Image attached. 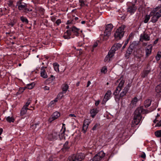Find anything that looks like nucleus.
<instances>
[{"label": "nucleus", "instance_id": "nucleus-25", "mask_svg": "<svg viewBox=\"0 0 161 161\" xmlns=\"http://www.w3.org/2000/svg\"><path fill=\"white\" fill-rule=\"evenodd\" d=\"M67 161H76L75 154H73L69 156L68 158Z\"/></svg>", "mask_w": 161, "mask_h": 161}, {"label": "nucleus", "instance_id": "nucleus-56", "mask_svg": "<svg viewBox=\"0 0 161 161\" xmlns=\"http://www.w3.org/2000/svg\"><path fill=\"white\" fill-rule=\"evenodd\" d=\"M97 46V43L96 42V43H95L94 45H93V47H96Z\"/></svg>", "mask_w": 161, "mask_h": 161}, {"label": "nucleus", "instance_id": "nucleus-6", "mask_svg": "<svg viewBox=\"0 0 161 161\" xmlns=\"http://www.w3.org/2000/svg\"><path fill=\"white\" fill-rule=\"evenodd\" d=\"M117 82L119 83L118 86L117 87L115 92L114 93L115 96L117 95L121 90V88L124 84L125 81L124 80L120 79L118 80Z\"/></svg>", "mask_w": 161, "mask_h": 161}, {"label": "nucleus", "instance_id": "nucleus-49", "mask_svg": "<svg viewBox=\"0 0 161 161\" xmlns=\"http://www.w3.org/2000/svg\"><path fill=\"white\" fill-rule=\"evenodd\" d=\"M43 89L44 91L49 90L50 89V88L49 87L46 86L43 87Z\"/></svg>", "mask_w": 161, "mask_h": 161}, {"label": "nucleus", "instance_id": "nucleus-52", "mask_svg": "<svg viewBox=\"0 0 161 161\" xmlns=\"http://www.w3.org/2000/svg\"><path fill=\"white\" fill-rule=\"evenodd\" d=\"M128 40H127L125 42L124 45V46H123V47H122L123 49H124L125 47L128 44Z\"/></svg>", "mask_w": 161, "mask_h": 161}, {"label": "nucleus", "instance_id": "nucleus-29", "mask_svg": "<svg viewBox=\"0 0 161 161\" xmlns=\"http://www.w3.org/2000/svg\"><path fill=\"white\" fill-rule=\"evenodd\" d=\"M151 103V101L150 99L146 100L144 102V105L146 107H149Z\"/></svg>", "mask_w": 161, "mask_h": 161}, {"label": "nucleus", "instance_id": "nucleus-40", "mask_svg": "<svg viewBox=\"0 0 161 161\" xmlns=\"http://www.w3.org/2000/svg\"><path fill=\"white\" fill-rule=\"evenodd\" d=\"M31 102V100H28L26 103L25 105H24L23 106L26 107V108H28V107L30 105Z\"/></svg>", "mask_w": 161, "mask_h": 161}, {"label": "nucleus", "instance_id": "nucleus-60", "mask_svg": "<svg viewBox=\"0 0 161 161\" xmlns=\"http://www.w3.org/2000/svg\"><path fill=\"white\" fill-rule=\"evenodd\" d=\"M14 25V24L12 22H11L9 23V25L11 26L12 27Z\"/></svg>", "mask_w": 161, "mask_h": 161}, {"label": "nucleus", "instance_id": "nucleus-18", "mask_svg": "<svg viewBox=\"0 0 161 161\" xmlns=\"http://www.w3.org/2000/svg\"><path fill=\"white\" fill-rule=\"evenodd\" d=\"M130 86H126L123 90L120 93V97H122L125 96L128 92Z\"/></svg>", "mask_w": 161, "mask_h": 161}, {"label": "nucleus", "instance_id": "nucleus-11", "mask_svg": "<svg viewBox=\"0 0 161 161\" xmlns=\"http://www.w3.org/2000/svg\"><path fill=\"white\" fill-rule=\"evenodd\" d=\"M111 94V92L110 90H108L107 92L103 99L102 102L103 104H105L110 98Z\"/></svg>", "mask_w": 161, "mask_h": 161}, {"label": "nucleus", "instance_id": "nucleus-37", "mask_svg": "<svg viewBox=\"0 0 161 161\" xmlns=\"http://www.w3.org/2000/svg\"><path fill=\"white\" fill-rule=\"evenodd\" d=\"M14 2L12 0H9L7 2V4L8 5L9 7H11V8L13 7H14Z\"/></svg>", "mask_w": 161, "mask_h": 161}, {"label": "nucleus", "instance_id": "nucleus-53", "mask_svg": "<svg viewBox=\"0 0 161 161\" xmlns=\"http://www.w3.org/2000/svg\"><path fill=\"white\" fill-rule=\"evenodd\" d=\"M159 116H160L159 114H157V116H156V119L153 120V122L154 123H156L157 122V117H158Z\"/></svg>", "mask_w": 161, "mask_h": 161}, {"label": "nucleus", "instance_id": "nucleus-61", "mask_svg": "<svg viewBox=\"0 0 161 161\" xmlns=\"http://www.w3.org/2000/svg\"><path fill=\"white\" fill-rule=\"evenodd\" d=\"M3 131V130L2 128L0 129V135L2 134V132Z\"/></svg>", "mask_w": 161, "mask_h": 161}, {"label": "nucleus", "instance_id": "nucleus-55", "mask_svg": "<svg viewBox=\"0 0 161 161\" xmlns=\"http://www.w3.org/2000/svg\"><path fill=\"white\" fill-rule=\"evenodd\" d=\"M141 157L144 158L146 157V155L144 153H143L141 156Z\"/></svg>", "mask_w": 161, "mask_h": 161}, {"label": "nucleus", "instance_id": "nucleus-3", "mask_svg": "<svg viewBox=\"0 0 161 161\" xmlns=\"http://www.w3.org/2000/svg\"><path fill=\"white\" fill-rule=\"evenodd\" d=\"M125 26L124 25H122L116 31L114 34V37L116 40H120L123 37L124 33V30Z\"/></svg>", "mask_w": 161, "mask_h": 161}, {"label": "nucleus", "instance_id": "nucleus-26", "mask_svg": "<svg viewBox=\"0 0 161 161\" xmlns=\"http://www.w3.org/2000/svg\"><path fill=\"white\" fill-rule=\"evenodd\" d=\"M62 88V92H64V93H65L69 88V86L68 85L66 84H64Z\"/></svg>", "mask_w": 161, "mask_h": 161}, {"label": "nucleus", "instance_id": "nucleus-1", "mask_svg": "<svg viewBox=\"0 0 161 161\" xmlns=\"http://www.w3.org/2000/svg\"><path fill=\"white\" fill-rule=\"evenodd\" d=\"M151 18V21L153 23H156L158 19L161 17V8L157 7L153 9L150 12L149 15L147 14L145 16L144 22L147 23L149 20L150 17Z\"/></svg>", "mask_w": 161, "mask_h": 161}, {"label": "nucleus", "instance_id": "nucleus-59", "mask_svg": "<svg viewBox=\"0 0 161 161\" xmlns=\"http://www.w3.org/2000/svg\"><path fill=\"white\" fill-rule=\"evenodd\" d=\"M99 101H97L95 103V105L97 106L99 104Z\"/></svg>", "mask_w": 161, "mask_h": 161}, {"label": "nucleus", "instance_id": "nucleus-35", "mask_svg": "<svg viewBox=\"0 0 161 161\" xmlns=\"http://www.w3.org/2000/svg\"><path fill=\"white\" fill-rule=\"evenodd\" d=\"M161 57V52L159 51L158 52L157 55L155 57L157 61L159 60Z\"/></svg>", "mask_w": 161, "mask_h": 161}, {"label": "nucleus", "instance_id": "nucleus-12", "mask_svg": "<svg viewBox=\"0 0 161 161\" xmlns=\"http://www.w3.org/2000/svg\"><path fill=\"white\" fill-rule=\"evenodd\" d=\"M46 67L43 66L41 67L40 72V76L43 78L46 79L47 78V75L46 71L45 69Z\"/></svg>", "mask_w": 161, "mask_h": 161}, {"label": "nucleus", "instance_id": "nucleus-23", "mask_svg": "<svg viewBox=\"0 0 161 161\" xmlns=\"http://www.w3.org/2000/svg\"><path fill=\"white\" fill-rule=\"evenodd\" d=\"M28 110H30V109L23 106L20 111L21 115H25L26 113Z\"/></svg>", "mask_w": 161, "mask_h": 161}, {"label": "nucleus", "instance_id": "nucleus-33", "mask_svg": "<svg viewBox=\"0 0 161 161\" xmlns=\"http://www.w3.org/2000/svg\"><path fill=\"white\" fill-rule=\"evenodd\" d=\"M35 86V84L34 83H32L30 84L27 85V87L28 89H32Z\"/></svg>", "mask_w": 161, "mask_h": 161}, {"label": "nucleus", "instance_id": "nucleus-44", "mask_svg": "<svg viewBox=\"0 0 161 161\" xmlns=\"http://www.w3.org/2000/svg\"><path fill=\"white\" fill-rule=\"evenodd\" d=\"M64 93L63 92L59 93L58 95V97L61 98L64 96Z\"/></svg>", "mask_w": 161, "mask_h": 161}, {"label": "nucleus", "instance_id": "nucleus-57", "mask_svg": "<svg viewBox=\"0 0 161 161\" xmlns=\"http://www.w3.org/2000/svg\"><path fill=\"white\" fill-rule=\"evenodd\" d=\"M90 84H91L90 81H88L87 83V85L86 86V87H88L89 86V85H90Z\"/></svg>", "mask_w": 161, "mask_h": 161}, {"label": "nucleus", "instance_id": "nucleus-64", "mask_svg": "<svg viewBox=\"0 0 161 161\" xmlns=\"http://www.w3.org/2000/svg\"><path fill=\"white\" fill-rule=\"evenodd\" d=\"M159 78L160 79V80H161V71L159 74Z\"/></svg>", "mask_w": 161, "mask_h": 161}, {"label": "nucleus", "instance_id": "nucleus-36", "mask_svg": "<svg viewBox=\"0 0 161 161\" xmlns=\"http://www.w3.org/2000/svg\"><path fill=\"white\" fill-rule=\"evenodd\" d=\"M138 101V100L136 97H135L132 100L131 103L133 105H135L136 104Z\"/></svg>", "mask_w": 161, "mask_h": 161}, {"label": "nucleus", "instance_id": "nucleus-27", "mask_svg": "<svg viewBox=\"0 0 161 161\" xmlns=\"http://www.w3.org/2000/svg\"><path fill=\"white\" fill-rule=\"evenodd\" d=\"M53 66L54 70L57 72H59V64L57 63H54L53 64Z\"/></svg>", "mask_w": 161, "mask_h": 161}, {"label": "nucleus", "instance_id": "nucleus-58", "mask_svg": "<svg viewBox=\"0 0 161 161\" xmlns=\"http://www.w3.org/2000/svg\"><path fill=\"white\" fill-rule=\"evenodd\" d=\"M39 124V123H36V124H35V125H32V126L33 127H36V126L37 125H38Z\"/></svg>", "mask_w": 161, "mask_h": 161}, {"label": "nucleus", "instance_id": "nucleus-10", "mask_svg": "<svg viewBox=\"0 0 161 161\" xmlns=\"http://www.w3.org/2000/svg\"><path fill=\"white\" fill-rule=\"evenodd\" d=\"M60 116V113L57 111L54 112L49 118L48 121L50 122H51L54 120L57 119Z\"/></svg>", "mask_w": 161, "mask_h": 161}, {"label": "nucleus", "instance_id": "nucleus-43", "mask_svg": "<svg viewBox=\"0 0 161 161\" xmlns=\"http://www.w3.org/2000/svg\"><path fill=\"white\" fill-rule=\"evenodd\" d=\"M68 144V142H66L64 145V148H65V149H68V147L67 146Z\"/></svg>", "mask_w": 161, "mask_h": 161}, {"label": "nucleus", "instance_id": "nucleus-32", "mask_svg": "<svg viewBox=\"0 0 161 161\" xmlns=\"http://www.w3.org/2000/svg\"><path fill=\"white\" fill-rule=\"evenodd\" d=\"M20 18L21 21L23 22H25L26 24L28 23V20L26 18L22 16H21Z\"/></svg>", "mask_w": 161, "mask_h": 161}, {"label": "nucleus", "instance_id": "nucleus-34", "mask_svg": "<svg viewBox=\"0 0 161 161\" xmlns=\"http://www.w3.org/2000/svg\"><path fill=\"white\" fill-rule=\"evenodd\" d=\"M32 8L27 7V4L24 13H28L29 12L32 11Z\"/></svg>", "mask_w": 161, "mask_h": 161}, {"label": "nucleus", "instance_id": "nucleus-46", "mask_svg": "<svg viewBox=\"0 0 161 161\" xmlns=\"http://www.w3.org/2000/svg\"><path fill=\"white\" fill-rule=\"evenodd\" d=\"M55 103V101H51L48 104L49 106H52Z\"/></svg>", "mask_w": 161, "mask_h": 161}, {"label": "nucleus", "instance_id": "nucleus-7", "mask_svg": "<svg viewBox=\"0 0 161 161\" xmlns=\"http://www.w3.org/2000/svg\"><path fill=\"white\" fill-rule=\"evenodd\" d=\"M105 153L102 151L96 154L92 158V161H100L105 156Z\"/></svg>", "mask_w": 161, "mask_h": 161}, {"label": "nucleus", "instance_id": "nucleus-50", "mask_svg": "<svg viewBox=\"0 0 161 161\" xmlns=\"http://www.w3.org/2000/svg\"><path fill=\"white\" fill-rule=\"evenodd\" d=\"M98 126V124H96L93 127L92 130H94L96 129L97 127Z\"/></svg>", "mask_w": 161, "mask_h": 161}, {"label": "nucleus", "instance_id": "nucleus-47", "mask_svg": "<svg viewBox=\"0 0 161 161\" xmlns=\"http://www.w3.org/2000/svg\"><path fill=\"white\" fill-rule=\"evenodd\" d=\"M56 19V17L55 16L51 17V20L53 22H54Z\"/></svg>", "mask_w": 161, "mask_h": 161}, {"label": "nucleus", "instance_id": "nucleus-15", "mask_svg": "<svg viewBox=\"0 0 161 161\" xmlns=\"http://www.w3.org/2000/svg\"><path fill=\"white\" fill-rule=\"evenodd\" d=\"M136 44H137L138 43H136V42H134L130 45L129 47L128 48L127 51L126 52V56L127 55L129 56L130 54H131L132 51V48H133L134 47V45Z\"/></svg>", "mask_w": 161, "mask_h": 161}, {"label": "nucleus", "instance_id": "nucleus-20", "mask_svg": "<svg viewBox=\"0 0 161 161\" xmlns=\"http://www.w3.org/2000/svg\"><path fill=\"white\" fill-rule=\"evenodd\" d=\"M152 45L151 44L148 45L147 48L146 49L145 53L147 57L149 56L151 53L152 52Z\"/></svg>", "mask_w": 161, "mask_h": 161}, {"label": "nucleus", "instance_id": "nucleus-2", "mask_svg": "<svg viewBox=\"0 0 161 161\" xmlns=\"http://www.w3.org/2000/svg\"><path fill=\"white\" fill-rule=\"evenodd\" d=\"M143 112V109L142 107L137 108L134 112V115L131 124V126L134 127L137 125L140 122L142 118L141 114Z\"/></svg>", "mask_w": 161, "mask_h": 161}, {"label": "nucleus", "instance_id": "nucleus-8", "mask_svg": "<svg viewBox=\"0 0 161 161\" xmlns=\"http://www.w3.org/2000/svg\"><path fill=\"white\" fill-rule=\"evenodd\" d=\"M136 9L137 7L135 4L131 3L127 8V10L128 12L132 14L135 12Z\"/></svg>", "mask_w": 161, "mask_h": 161}, {"label": "nucleus", "instance_id": "nucleus-51", "mask_svg": "<svg viewBox=\"0 0 161 161\" xmlns=\"http://www.w3.org/2000/svg\"><path fill=\"white\" fill-rule=\"evenodd\" d=\"M79 18L77 17H75L74 19H74V22L76 23L78 22L79 21H78Z\"/></svg>", "mask_w": 161, "mask_h": 161}, {"label": "nucleus", "instance_id": "nucleus-63", "mask_svg": "<svg viewBox=\"0 0 161 161\" xmlns=\"http://www.w3.org/2000/svg\"><path fill=\"white\" fill-rule=\"evenodd\" d=\"M24 0H19V1L17 2V3H22V2L24 1Z\"/></svg>", "mask_w": 161, "mask_h": 161}, {"label": "nucleus", "instance_id": "nucleus-54", "mask_svg": "<svg viewBox=\"0 0 161 161\" xmlns=\"http://www.w3.org/2000/svg\"><path fill=\"white\" fill-rule=\"evenodd\" d=\"M69 116L70 117H76V116L73 114H69Z\"/></svg>", "mask_w": 161, "mask_h": 161}, {"label": "nucleus", "instance_id": "nucleus-16", "mask_svg": "<svg viewBox=\"0 0 161 161\" xmlns=\"http://www.w3.org/2000/svg\"><path fill=\"white\" fill-rule=\"evenodd\" d=\"M121 44L120 43H117L114 44L112 47L110 51L114 54L115 52L121 46Z\"/></svg>", "mask_w": 161, "mask_h": 161}, {"label": "nucleus", "instance_id": "nucleus-62", "mask_svg": "<svg viewBox=\"0 0 161 161\" xmlns=\"http://www.w3.org/2000/svg\"><path fill=\"white\" fill-rule=\"evenodd\" d=\"M41 11L42 14H43L44 13V10L43 8H41Z\"/></svg>", "mask_w": 161, "mask_h": 161}, {"label": "nucleus", "instance_id": "nucleus-14", "mask_svg": "<svg viewBox=\"0 0 161 161\" xmlns=\"http://www.w3.org/2000/svg\"><path fill=\"white\" fill-rule=\"evenodd\" d=\"M140 41H142L144 40L145 41H148L150 40V37L149 35L147 34L143 33L141 34L140 36Z\"/></svg>", "mask_w": 161, "mask_h": 161}, {"label": "nucleus", "instance_id": "nucleus-42", "mask_svg": "<svg viewBox=\"0 0 161 161\" xmlns=\"http://www.w3.org/2000/svg\"><path fill=\"white\" fill-rule=\"evenodd\" d=\"M79 2L80 3V5L81 7H83L85 6V4L83 0H79Z\"/></svg>", "mask_w": 161, "mask_h": 161}, {"label": "nucleus", "instance_id": "nucleus-19", "mask_svg": "<svg viewBox=\"0 0 161 161\" xmlns=\"http://www.w3.org/2000/svg\"><path fill=\"white\" fill-rule=\"evenodd\" d=\"M72 31L74 35L76 36H78L80 32H82V30H80V29L77 28L75 26H73L72 28Z\"/></svg>", "mask_w": 161, "mask_h": 161}, {"label": "nucleus", "instance_id": "nucleus-22", "mask_svg": "<svg viewBox=\"0 0 161 161\" xmlns=\"http://www.w3.org/2000/svg\"><path fill=\"white\" fill-rule=\"evenodd\" d=\"M71 32L69 30H67L64 35L63 37L65 39H69L70 38Z\"/></svg>", "mask_w": 161, "mask_h": 161}, {"label": "nucleus", "instance_id": "nucleus-31", "mask_svg": "<svg viewBox=\"0 0 161 161\" xmlns=\"http://www.w3.org/2000/svg\"><path fill=\"white\" fill-rule=\"evenodd\" d=\"M6 119L8 122H13L14 119L12 117L8 116L6 118Z\"/></svg>", "mask_w": 161, "mask_h": 161}, {"label": "nucleus", "instance_id": "nucleus-21", "mask_svg": "<svg viewBox=\"0 0 161 161\" xmlns=\"http://www.w3.org/2000/svg\"><path fill=\"white\" fill-rule=\"evenodd\" d=\"M76 159V161H81L82 160L85 158V155L82 153H79L75 154Z\"/></svg>", "mask_w": 161, "mask_h": 161}, {"label": "nucleus", "instance_id": "nucleus-39", "mask_svg": "<svg viewBox=\"0 0 161 161\" xmlns=\"http://www.w3.org/2000/svg\"><path fill=\"white\" fill-rule=\"evenodd\" d=\"M107 71V69L106 67L104 66L102 68L101 70V72L102 73L105 74Z\"/></svg>", "mask_w": 161, "mask_h": 161}, {"label": "nucleus", "instance_id": "nucleus-45", "mask_svg": "<svg viewBox=\"0 0 161 161\" xmlns=\"http://www.w3.org/2000/svg\"><path fill=\"white\" fill-rule=\"evenodd\" d=\"M61 23V21L60 19H57L56 21L55 22L56 24H57V25H59Z\"/></svg>", "mask_w": 161, "mask_h": 161}, {"label": "nucleus", "instance_id": "nucleus-5", "mask_svg": "<svg viewBox=\"0 0 161 161\" xmlns=\"http://www.w3.org/2000/svg\"><path fill=\"white\" fill-rule=\"evenodd\" d=\"M65 131V128H63L60 131V132L58 133L56 132H53L51 134H49L47 136L48 139L50 140H56L57 137L59 136L60 137H62Z\"/></svg>", "mask_w": 161, "mask_h": 161}, {"label": "nucleus", "instance_id": "nucleus-13", "mask_svg": "<svg viewBox=\"0 0 161 161\" xmlns=\"http://www.w3.org/2000/svg\"><path fill=\"white\" fill-rule=\"evenodd\" d=\"M114 54L111 51H109L108 54L105 58L104 61L105 62H109L112 59V57L114 56Z\"/></svg>", "mask_w": 161, "mask_h": 161}, {"label": "nucleus", "instance_id": "nucleus-30", "mask_svg": "<svg viewBox=\"0 0 161 161\" xmlns=\"http://www.w3.org/2000/svg\"><path fill=\"white\" fill-rule=\"evenodd\" d=\"M150 71L148 70H145L143 71L142 73V77H145L147 76V74L149 73Z\"/></svg>", "mask_w": 161, "mask_h": 161}, {"label": "nucleus", "instance_id": "nucleus-17", "mask_svg": "<svg viewBox=\"0 0 161 161\" xmlns=\"http://www.w3.org/2000/svg\"><path fill=\"white\" fill-rule=\"evenodd\" d=\"M89 124V123L88 119H86L84 121L82 128V131L84 133L86 132Z\"/></svg>", "mask_w": 161, "mask_h": 161}, {"label": "nucleus", "instance_id": "nucleus-4", "mask_svg": "<svg viewBox=\"0 0 161 161\" xmlns=\"http://www.w3.org/2000/svg\"><path fill=\"white\" fill-rule=\"evenodd\" d=\"M113 28V25L112 24H108L106 26L103 35L101 36V38L103 40H106L108 39L110 35L111 31Z\"/></svg>", "mask_w": 161, "mask_h": 161}, {"label": "nucleus", "instance_id": "nucleus-48", "mask_svg": "<svg viewBox=\"0 0 161 161\" xmlns=\"http://www.w3.org/2000/svg\"><path fill=\"white\" fill-rule=\"evenodd\" d=\"M156 126H161V120H160L158 123L155 126V127Z\"/></svg>", "mask_w": 161, "mask_h": 161}, {"label": "nucleus", "instance_id": "nucleus-38", "mask_svg": "<svg viewBox=\"0 0 161 161\" xmlns=\"http://www.w3.org/2000/svg\"><path fill=\"white\" fill-rule=\"evenodd\" d=\"M155 134L157 137H161V130L156 131Z\"/></svg>", "mask_w": 161, "mask_h": 161}, {"label": "nucleus", "instance_id": "nucleus-28", "mask_svg": "<svg viewBox=\"0 0 161 161\" xmlns=\"http://www.w3.org/2000/svg\"><path fill=\"white\" fill-rule=\"evenodd\" d=\"M155 90L157 93L161 94V84L157 86Z\"/></svg>", "mask_w": 161, "mask_h": 161}, {"label": "nucleus", "instance_id": "nucleus-24", "mask_svg": "<svg viewBox=\"0 0 161 161\" xmlns=\"http://www.w3.org/2000/svg\"><path fill=\"white\" fill-rule=\"evenodd\" d=\"M98 112V110L97 109H93L90 111V114L92 117L93 118L96 115Z\"/></svg>", "mask_w": 161, "mask_h": 161}, {"label": "nucleus", "instance_id": "nucleus-41", "mask_svg": "<svg viewBox=\"0 0 161 161\" xmlns=\"http://www.w3.org/2000/svg\"><path fill=\"white\" fill-rule=\"evenodd\" d=\"M75 23V22H74V19H72V20H68L66 24L67 25L70 24H74Z\"/></svg>", "mask_w": 161, "mask_h": 161}, {"label": "nucleus", "instance_id": "nucleus-9", "mask_svg": "<svg viewBox=\"0 0 161 161\" xmlns=\"http://www.w3.org/2000/svg\"><path fill=\"white\" fill-rule=\"evenodd\" d=\"M26 5L25 3H17L16 7H17L19 11L24 13Z\"/></svg>", "mask_w": 161, "mask_h": 161}]
</instances>
